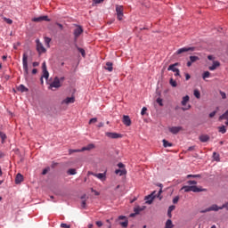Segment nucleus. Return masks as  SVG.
Returning a JSON list of instances; mask_svg holds the SVG:
<instances>
[{
  "instance_id": "obj_1",
  "label": "nucleus",
  "mask_w": 228,
  "mask_h": 228,
  "mask_svg": "<svg viewBox=\"0 0 228 228\" xmlns=\"http://www.w3.org/2000/svg\"><path fill=\"white\" fill-rule=\"evenodd\" d=\"M22 65L24 71V77L28 79V76L29 75V68L28 67V53H24L22 57Z\"/></svg>"
},
{
  "instance_id": "obj_2",
  "label": "nucleus",
  "mask_w": 228,
  "mask_h": 228,
  "mask_svg": "<svg viewBox=\"0 0 228 228\" xmlns=\"http://www.w3.org/2000/svg\"><path fill=\"white\" fill-rule=\"evenodd\" d=\"M208 60H209L210 61H213L212 66L208 67V70H216V69H218V67H220V61H215V56L208 55Z\"/></svg>"
},
{
  "instance_id": "obj_3",
  "label": "nucleus",
  "mask_w": 228,
  "mask_h": 228,
  "mask_svg": "<svg viewBox=\"0 0 228 228\" xmlns=\"http://www.w3.org/2000/svg\"><path fill=\"white\" fill-rule=\"evenodd\" d=\"M76 28L73 31L75 40H77L81 35H83V27L79 25H75Z\"/></svg>"
},
{
  "instance_id": "obj_4",
  "label": "nucleus",
  "mask_w": 228,
  "mask_h": 228,
  "mask_svg": "<svg viewBox=\"0 0 228 228\" xmlns=\"http://www.w3.org/2000/svg\"><path fill=\"white\" fill-rule=\"evenodd\" d=\"M116 13H117L118 19L119 20H122V18L124 17V6L117 5L116 6Z\"/></svg>"
},
{
  "instance_id": "obj_5",
  "label": "nucleus",
  "mask_w": 228,
  "mask_h": 228,
  "mask_svg": "<svg viewBox=\"0 0 228 228\" xmlns=\"http://www.w3.org/2000/svg\"><path fill=\"white\" fill-rule=\"evenodd\" d=\"M105 136L108 138H112L113 140H117L118 138H122V134H117L113 132H106Z\"/></svg>"
},
{
  "instance_id": "obj_6",
  "label": "nucleus",
  "mask_w": 228,
  "mask_h": 228,
  "mask_svg": "<svg viewBox=\"0 0 228 228\" xmlns=\"http://www.w3.org/2000/svg\"><path fill=\"white\" fill-rule=\"evenodd\" d=\"M222 209L221 207H218V205L214 204L210 208H208L205 210H201L200 213H209V211H220Z\"/></svg>"
},
{
  "instance_id": "obj_7",
  "label": "nucleus",
  "mask_w": 228,
  "mask_h": 228,
  "mask_svg": "<svg viewBox=\"0 0 228 228\" xmlns=\"http://www.w3.org/2000/svg\"><path fill=\"white\" fill-rule=\"evenodd\" d=\"M36 43H37V53H39V54H42V53H45V47H44V45H42L40 40L37 39Z\"/></svg>"
},
{
  "instance_id": "obj_8",
  "label": "nucleus",
  "mask_w": 228,
  "mask_h": 228,
  "mask_svg": "<svg viewBox=\"0 0 228 228\" xmlns=\"http://www.w3.org/2000/svg\"><path fill=\"white\" fill-rule=\"evenodd\" d=\"M45 20V22H51V19L48 16H39L37 18L32 19L33 22H42Z\"/></svg>"
},
{
  "instance_id": "obj_9",
  "label": "nucleus",
  "mask_w": 228,
  "mask_h": 228,
  "mask_svg": "<svg viewBox=\"0 0 228 228\" xmlns=\"http://www.w3.org/2000/svg\"><path fill=\"white\" fill-rule=\"evenodd\" d=\"M189 51H195V47H183L176 51V54H183V53H188Z\"/></svg>"
},
{
  "instance_id": "obj_10",
  "label": "nucleus",
  "mask_w": 228,
  "mask_h": 228,
  "mask_svg": "<svg viewBox=\"0 0 228 228\" xmlns=\"http://www.w3.org/2000/svg\"><path fill=\"white\" fill-rule=\"evenodd\" d=\"M51 88H60L61 86V84L60 82V78L55 77L52 84L50 85Z\"/></svg>"
},
{
  "instance_id": "obj_11",
  "label": "nucleus",
  "mask_w": 228,
  "mask_h": 228,
  "mask_svg": "<svg viewBox=\"0 0 228 228\" xmlns=\"http://www.w3.org/2000/svg\"><path fill=\"white\" fill-rule=\"evenodd\" d=\"M191 191L194 193H199L200 191H207L206 189H202V187H197V185H191Z\"/></svg>"
},
{
  "instance_id": "obj_12",
  "label": "nucleus",
  "mask_w": 228,
  "mask_h": 228,
  "mask_svg": "<svg viewBox=\"0 0 228 228\" xmlns=\"http://www.w3.org/2000/svg\"><path fill=\"white\" fill-rule=\"evenodd\" d=\"M183 127L182 126H171L169 127V132L172 133V134H177L179 131H182Z\"/></svg>"
},
{
  "instance_id": "obj_13",
  "label": "nucleus",
  "mask_w": 228,
  "mask_h": 228,
  "mask_svg": "<svg viewBox=\"0 0 228 228\" xmlns=\"http://www.w3.org/2000/svg\"><path fill=\"white\" fill-rule=\"evenodd\" d=\"M155 193H156V191H153L151 195H148V196L145 197V200H147L146 204H151L153 202V200L156 197L154 195Z\"/></svg>"
},
{
  "instance_id": "obj_14",
  "label": "nucleus",
  "mask_w": 228,
  "mask_h": 228,
  "mask_svg": "<svg viewBox=\"0 0 228 228\" xmlns=\"http://www.w3.org/2000/svg\"><path fill=\"white\" fill-rule=\"evenodd\" d=\"M76 102V98L74 96L72 97H67L65 100H63V104H74Z\"/></svg>"
},
{
  "instance_id": "obj_15",
  "label": "nucleus",
  "mask_w": 228,
  "mask_h": 228,
  "mask_svg": "<svg viewBox=\"0 0 228 228\" xmlns=\"http://www.w3.org/2000/svg\"><path fill=\"white\" fill-rule=\"evenodd\" d=\"M123 124L126 126V127H129L131 126V118L129 116H123Z\"/></svg>"
},
{
  "instance_id": "obj_16",
  "label": "nucleus",
  "mask_w": 228,
  "mask_h": 228,
  "mask_svg": "<svg viewBox=\"0 0 228 228\" xmlns=\"http://www.w3.org/2000/svg\"><path fill=\"white\" fill-rule=\"evenodd\" d=\"M92 175H94V177H97V179H100V181H105L106 180V174L100 173V174H94L91 173Z\"/></svg>"
},
{
  "instance_id": "obj_17",
  "label": "nucleus",
  "mask_w": 228,
  "mask_h": 228,
  "mask_svg": "<svg viewBox=\"0 0 228 228\" xmlns=\"http://www.w3.org/2000/svg\"><path fill=\"white\" fill-rule=\"evenodd\" d=\"M22 181H24V176L20 173L17 174L16 178H15L16 184H20V183H22Z\"/></svg>"
},
{
  "instance_id": "obj_18",
  "label": "nucleus",
  "mask_w": 228,
  "mask_h": 228,
  "mask_svg": "<svg viewBox=\"0 0 228 228\" xmlns=\"http://www.w3.org/2000/svg\"><path fill=\"white\" fill-rule=\"evenodd\" d=\"M179 64L178 62H175V64H171L168 68L167 70H172V72H178L179 69L175 68L177 67Z\"/></svg>"
},
{
  "instance_id": "obj_19",
  "label": "nucleus",
  "mask_w": 228,
  "mask_h": 228,
  "mask_svg": "<svg viewBox=\"0 0 228 228\" xmlns=\"http://www.w3.org/2000/svg\"><path fill=\"white\" fill-rule=\"evenodd\" d=\"M200 141L202 142L203 143H206V142H209V135L208 134L200 135Z\"/></svg>"
},
{
  "instance_id": "obj_20",
  "label": "nucleus",
  "mask_w": 228,
  "mask_h": 228,
  "mask_svg": "<svg viewBox=\"0 0 228 228\" xmlns=\"http://www.w3.org/2000/svg\"><path fill=\"white\" fill-rule=\"evenodd\" d=\"M44 77L45 79H49V71L46 70H43V76L41 77V83H44Z\"/></svg>"
},
{
  "instance_id": "obj_21",
  "label": "nucleus",
  "mask_w": 228,
  "mask_h": 228,
  "mask_svg": "<svg viewBox=\"0 0 228 228\" xmlns=\"http://www.w3.org/2000/svg\"><path fill=\"white\" fill-rule=\"evenodd\" d=\"M115 174H117L118 175H120V176L126 175V174H127V170H126V169H117L115 171Z\"/></svg>"
},
{
  "instance_id": "obj_22",
  "label": "nucleus",
  "mask_w": 228,
  "mask_h": 228,
  "mask_svg": "<svg viewBox=\"0 0 228 228\" xmlns=\"http://www.w3.org/2000/svg\"><path fill=\"white\" fill-rule=\"evenodd\" d=\"M105 70H108L109 72H113V63L107 62L105 66Z\"/></svg>"
},
{
  "instance_id": "obj_23",
  "label": "nucleus",
  "mask_w": 228,
  "mask_h": 228,
  "mask_svg": "<svg viewBox=\"0 0 228 228\" xmlns=\"http://www.w3.org/2000/svg\"><path fill=\"white\" fill-rule=\"evenodd\" d=\"M17 90H18V92H21V94H24V92H28V89L27 87H25L24 85H20L17 87Z\"/></svg>"
},
{
  "instance_id": "obj_24",
  "label": "nucleus",
  "mask_w": 228,
  "mask_h": 228,
  "mask_svg": "<svg viewBox=\"0 0 228 228\" xmlns=\"http://www.w3.org/2000/svg\"><path fill=\"white\" fill-rule=\"evenodd\" d=\"M145 209V206L142 207H136L134 208V211L135 215H140L141 211H143Z\"/></svg>"
},
{
  "instance_id": "obj_25",
  "label": "nucleus",
  "mask_w": 228,
  "mask_h": 228,
  "mask_svg": "<svg viewBox=\"0 0 228 228\" xmlns=\"http://www.w3.org/2000/svg\"><path fill=\"white\" fill-rule=\"evenodd\" d=\"M95 147L94 144H89L87 146H85L81 149V152H85V151H92Z\"/></svg>"
},
{
  "instance_id": "obj_26",
  "label": "nucleus",
  "mask_w": 228,
  "mask_h": 228,
  "mask_svg": "<svg viewBox=\"0 0 228 228\" xmlns=\"http://www.w3.org/2000/svg\"><path fill=\"white\" fill-rule=\"evenodd\" d=\"M162 143H163V147H165V148L174 146V144L172 142H169L166 139H163Z\"/></svg>"
},
{
  "instance_id": "obj_27",
  "label": "nucleus",
  "mask_w": 228,
  "mask_h": 228,
  "mask_svg": "<svg viewBox=\"0 0 228 228\" xmlns=\"http://www.w3.org/2000/svg\"><path fill=\"white\" fill-rule=\"evenodd\" d=\"M174 209H175V206L172 205L168 208V210H167V216L169 218H172V211H174Z\"/></svg>"
},
{
  "instance_id": "obj_28",
  "label": "nucleus",
  "mask_w": 228,
  "mask_h": 228,
  "mask_svg": "<svg viewBox=\"0 0 228 228\" xmlns=\"http://www.w3.org/2000/svg\"><path fill=\"white\" fill-rule=\"evenodd\" d=\"M219 120H228V110L219 117Z\"/></svg>"
},
{
  "instance_id": "obj_29",
  "label": "nucleus",
  "mask_w": 228,
  "mask_h": 228,
  "mask_svg": "<svg viewBox=\"0 0 228 228\" xmlns=\"http://www.w3.org/2000/svg\"><path fill=\"white\" fill-rule=\"evenodd\" d=\"M183 190H184V191L188 193L189 191H191V185H184L181 188V191Z\"/></svg>"
},
{
  "instance_id": "obj_30",
  "label": "nucleus",
  "mask_w": 228,
  "mask_h": 228,
  "mask_svg": "<svg viewBox=\"0 0 228 228\" xmlns=\"http://www.w3.org/2000/svg\"><path fill=\"white\" fill-rule=\"evenodd\" d=\"M218 131L222 134H225L227 133V129L225 128V126H219L218 127Z\"/></svg>"
},
{
  "instance_id": "obj_31",
  "label": "nucleus",
  "mask_w": 228,
  "mask_h": 228,
  "mask_svg": "<svg viewBox=\"0 0 228 228\" xmlns=\"http://www.w3.org/2000/svg\"><path fill=\"white\" fill-rule=\"evenodd\" d=\"M190 101V96L186 95L182 100V106H186V103Z\"/></svg>"
},
{
  "instance_id": "obj_32",
  "label": "nucleus",
  "mask_w": 228,
  "mask_h": 228,
  "mask_svg": "<svg viewBox=\"0 0 228 228\" xmlns=\"http://www.w3.org/2000/svg\"><path fill=\"white\" fill-rule=\"evenodd\" d=\"M174 227V224H172V220L168 219L167 222H166V226L165 228H173Z\"/></svg>"
},
{
  "instance_id": "obj_33",
  "label": "nucleus",
  "mask_w": 228,
  "mask_h": 228,
  "mask_svg": "<svg viewBox=\"0 0 228 228\" xmlns=\"http://www.w3.org/2000/svg\"><path fill=\"white\" fill-rule=\"evenodd\" d=\"M200 60L198 56H190L191 63H195V61H199Z\"/></svg>"
},
{
  "instance_id": "obj_34",
  "label": "nucleus",
  "mask_w": 228,
  "mask_h": 228,
  "mask_svg": "<svg viewBox=\"0 0 228 228\" xmlns=\"http://www.w3.org/2000/svg\"><path fill=\"white\" fill-rule=\"evenodd\" d=\"M169 85H171V86L175 88V86H177V82L175 80H174V78H170Z\"/></svg>"
},
{
  "instance_id": "obj_35",
  "label": "nucleus",
  "mask_w": 228,
  "mask_h": 228,
  "mask_svg": "<svg viewBox=\"0 0 228 228\" xmlns=\"http://www.w3.org/2000/svg\"><path fill=\"white\" fill-rule=\"evenodd\" d=\"M213 159H215V161H220V155L216 152H214Z\"/></svg>"
},
{
  "instance_id": "obj_36",
  "label": "nucleus",
  "mask_w": 228,
  "mask_h": 228,
  "mask_svg": "<svg viewBox=\"0 0 228 228\" xmlns=\"http://www.w3.org/2000/svg\"><path fill=\"white\" fill-rule=\"evenodd\" d=\"M77 51L82 54L83 58L86 56V52H85V49L77 47Z\"/></svg>"
},
{
  "instance_id": "obj_37",
  "label": "nucleus",
  "mask_w": 228,
  "mask_h": 228,
  "mask_svg": "<svg viewBox=\"0 0 228 228\" xmlns=\"http://www.w3.org/2000/svg\"><path fill=\"white\" fill-rule=\"evenodd\" d=\"M68 174L69 175H76L77 172H76V169L75 168H70L68 170Z\"/></svg>"
},
{
  "instance_id": "obj_38",
  "label": "nucleus",
  "mask_w": 228,
  "mask_h": 228,
  "mask_svg": "<svg viewBox=\"0 0 228 228\" xmlns=\"http://www.w3.org/2000/svg\"><path fill=\"white\" fill-rule=\"evenodd\" d=\"M211 76V73L209 71H205L202 75L203 79H208Z\"/></svg>"
},
{
  "instance_id": "obj_39",
  "label": "nucleus",
  "mask_w": 228,
  "mask_h": 228,
  "mask_svg": "<svg viewBox=\"0 0 228 228\" xmlns=\"http://www.w3.org/2000/svg\"><path fill=\"white\" fill-rule=\"evenodd\" d=\"M3 20H4V22H6L7 24H13V20L9 19V18H6V17H4Z\"/></svg>"
},
{
  "instance_id": "obj_40",
  "label": "nucleus",
  "mask_w": 228,
  "mask_h": 228,
  "mask_svg": "<svg viewBox=\"0 0 228 228\" xmlns=\"http://www.w3.org/2000/svg\"><path fill=\"white\" fill-rule=\"evenodd\" d=\"M194 96L196 99H200V92H199V90H194Z\"/></svg>"
},
{
  "instance_id": "obj_41",
  "label": "nucleus",
  "mask_w": 228,
  "mask_h": 228,
  "mask_svg": "<svg viewBox=\"0 0 228 228\" xmlns=\"http://www.w3.org/2000/svg\"><path fill=\"white\" fill-rule=\"evenodd\" d=\"M129 222L127 221V219H126L124 222L120 223V225L124 228L127 227Z\"/></svg>"
},
{
  "instance_id": "obj_42",
  "label": "nucleus",
  "mask_w": 228,
  "mask_h": 228,
  "mask_svg": "<svg viewBox=\"0 0 228 228\" xmlns=\"http://www.w3.org/2000/svg\"><path fill=\"white\" fill-rule=\"evenodd\" d=\"M158 186L160 188V190L159 191V193H158V197H159V195H161V193H163V184L159 183Z\"/></svg>"
},
{
  "instance_id": "obj_43",
  "label": "nucleus",
  "mask_w": 228,
  "mask_h": 228,
  "mask_svg": "<svg viewBox=\"0 0 228 228\" xmlns=\"http://www.w3.org/2000/svg\"><path fill=\"white\" fill-rule=\"evenodd\" d=\"M187 183H189L190 186H191L192 184L195 186V184H197V181H195V180H189L187 182Z\"/></svg>"
},
{
  "instance_id": "obj_44",
  "label": "nucleus",
  "mask_w": 228,
  "mask_h": 228,
  "mask_svg": "<svg viewBox=\"0 0 228 228\" xmlns=\"http://www.w3.org/2000/svg\"><path fill=\"white\" fill-rule=\"evenodd\" d=\"M190 177L197 178V177H200V175H188L187 179H190Z\"/></svg>"
},
{
  "instance_id": "obj_45",
  "label": "nucleus",
  "mask_w": 228,
  "mask_h": 228,
  "mask_svg": "<svg viewBox=\"0 0 228 228\" xmlns=\"http://www.w3.org/2000/svg\"><path fill=\"white\" fill-rule=\"evenodd\" d=\"M157 102H158V104H159V106H163V99L158 98V99H157Z\"/></svg>"
},
{
  "instance_id": "obj_46",
  "label": "nucleus",
  "mask_w": 228,
  "mask_h": 228,
  "mask_svg": "<svg viewBox=\"0 0 228 228\" xmlns=\"http://www.w3.org/2000/svg\"><path fill=\"white\" fill-rule=\"evenodd\" d=\"M0 138H2V140H6V134L0 131Z\"/></svg>"
},
{
  "instance_id": "obj_47",
  "label": "nucleus",
  "mask_w": 228,
  "mask_h": 228,
  "mask_svg": "<svg viewBox=\"0 0 228 228\" xmlns=\"http://www.w3.org/2000/svg\"><path fill=\"white\" fill-rule=\"evenodd\" d=\"M45 44H46V45H49V44H51V38L45 37Z\"/></svg>"
},
{
  "instance_id": "obj_48",
  "label": "nucleus",
  "mask_w": 228,
  "mask_h": 228,
  "mask_svg": "<svg viewBox=\"0 0 228 228\" xmlns=\"http://www.w3.org/2000/svg\"><path fill=\"white\" fill-rule=\"evenodd\" d=\"M179 202V196H176L173 199V204H177Z\"/></svg>"
},
{
  "instance_id": "obj_49",
  "label": "nucleus",
  "mask_w": 228,
  "mask_h": 228,
  "mask_svg": "<svg viewBox=\"0 0 228 228\" xmlns=\"http://www.w3.org/2000/svg\"><path fill=\"white\" fill-rule=\"evenodd\" d=\"M97 122V118H93L89 120V124H95Z\"/></svg>"
},
{
  "instance_id": "obj_50",
  "label": "nucleus",
  "mask_w": 228,
  "mask_h": 228,
  "mask_svg": "<svg viewBox=\"0 0 228 228\" xmlns=\"http://www.w3.org/2000/svg\"><path fill=\"white\" fill-rule=\"evenodd\" d=\"M220 208H222V209H227V211H228V202L223 204L222 207H220Z\"/></svg>"
},
{
  "instance_id": "obj_51",
  "label": "nucleus",
  "mask_w": 228,
  "mask_h": 228,
  "mask_svg": "<svg viewBox=\"0 0 228 228\" xmlns=\"http://www.w3.org/2000/svg\"><path fill=\"white\" fill-rule=\"evenodd\" d=\"M220 95H221V97H222V99H226L227 98V95L225 94V93L224 92H220Z\"/></svg>"
},
{
  "instance_id": "obj_52",
  "label": "nucleus",
  "mask_w": 228,
  "mask_h": 228,
  "mask_svg": "<svg viewBox=\"0 0 228 228\" xmlns=\"http://www.w3.org/2000/svg\"><path fill=\"white\" fill-rule=\"evenodd\" d=\"M61 227H62V228H70V225L62 223V224H61Z\"/></svg>"
},
{
  "instance_id": "obj_53",
  "label": "nucleus",
  "mask_w": 228,
  "mask_h": 228,
  "mask_svg": "<svg viewBox=\"0 0 228 228\" xmlns=\"http://www.w3.org/2000/svg\"><path fill=\"white\" fill-rule=\"evenodd\" d=\"M74 152H81V150H69V154H72Z\"/></svg>"
},
{
  "instance_id": "obj_54",
  "label": "nucleus",
  "mask_w": 228,
  "mask_h": 228,
  "mask_svg": "<svg viewBox=\"0 0 228 228\" xmlns=\"http://www.w3.org/2000/svg\"><path fill=\"white\" fill-rule=\"evenodd\" d=\"M215 115H216V110H214L213 112H211V113L209 114V118H213V117H215Z\"/></svg>"
},
{
  "instance_id": "obj_55",
  "label": "nucleus",
  "mask_w": 228,
  "mask_h": 228,
  "mask_svg": "<svg viewBox=\"0 0 228 228\" xmlns=\"http://www.w3.org/2000/svg\"><path fill=\"white\" fill-rule=\"evenodd\" d=\"M145 111H147V109H146V107H143L142 109V111H141V115H145Z\"/></svg>"
},
{
  "instance_id": "obj_56",
  "label": "nucleus",
  "mask_w": 228,
  "mask_h": 228,
  "mask_svg": "<svg viewBox=\"0 0 228 228\" xmlns=\"http://www.w3.org/2000/svg\"><path fill=\"white\" fill-rule=\"evenodd\" d=\"M42 69H43V71L47 70V65L45 64V62H43Z\"/></svg>"
},
{
  "instance_id": "obj_57",
  "label": "nucleus",
  "mask_w": 228,
  "mask_h": 228,
  "mask_svg": "<svg viewBox=\"0 0 228 228\" xmlns=\"http://www.w3.org/2000/svg\"><path fill=\"white\" fill-rule=\"evenodd\" d=\"M190 108H191V106L188 105L187 107H183L182 110H183V111H186V110H190Z\"/></svg>"
},
{
  "instance_id": "obj_58",
  "label": "nucleus",
  "mask_w": 228,
  "mask_h": 228,
  "mask_svg": "<svg viewBox=\"0 0 228 228\" xmlns=\"http://www.w3.org/2000/svg\"><path fill=\"white\" fill-rule=\"evenodd\" d=\"M82 208H86V200H83L81 203Z\"/></svg>"
},
{
  "instance_id": "obj_59",
  "label": "nucleus",
  "mask_w": 228,
  "mask_h": 228,
  "mask_svg": "<svg viewBox=\"0 0 228 228\" xmlns=\"http://www.w3.org/2000/svg\"><path fill=\"white\" fill-rule=\"evenodd\" d=\"M104 0H94V3H95V4H99L101 3H102Z\"/></svg>"
},
{
  "instance_id": "obj_60",
  "label": "nucleus",
  "mask_w": 228,
  "mask_h": 228,
  "mask_svg": "<svg viewBox=\"0 0 228 228\" xmlns=\"http://www.w3.org/2000/svg\"><path fill=\"white\" fill-rule=\"evenodd\" d=\"M96 225H97L98 227H102V223L101 221H97V222H96Z\"/></svg>"
},
{
  "instance_id": "obj_61",
  "label": "nucleus",
  "mask_w": 228,
  "mask_h": 228,
  "mask_svg": "<svg viewBox=\"0 0 228 228\" xmlns=\"http://www.w3.org/2000/svg\"><path fill=\"white\" fill-rule=\"evenodd\" d=\"M118 220H126L125 216H119Z\"/></svg>"
},
{
  "instance_id": "obj_62",
  "label": "nucleus",
  "mask_w": 228,
  "mask_h": 228,
  "mask_svg": "<svg viewBox=\"0 0 228 228\" xmlns=\"http://www.w3.org/2000/svg\"><path fill=\"white\" fill-rule=\"evenodd\" d=\"M188 151H195V146H191L188 148Z\"/></svg>"
},
{
  "instance_id": "obj_63",
  "label": "nucleus",
  "mask_w": 228,
  "mask_h": 228,
  "mask_svg": "<svg viewBox=\"0 0 228 228\" xmlns=\"http://www.w3.org/2000/svg\"><path fill=\"white\" fill-rule=\"evenodd\" d=\"M190 77H191V76H190V74H185V79H186V81H188L189 79H190Z\"/></svg>"
},
{
  "instance_id": "obj_64",
  "label": "nucleus",
  "mask_w": 228,
  "mask_h": 228,
  "mask_svg": "<svg viewBox=\"0 0 228 228\" xmlns=\"http://www.w3.org/2000/svg\"><path fill=\"white\" fill-rule=\"evenodd\" d=\"M118 168H124V165L120 162L118 164Z\"/></svg>"
}]
</instances>
